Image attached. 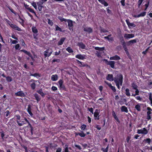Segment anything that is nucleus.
<instances>
[{"label":"nucleus","instance_id":"09e8293b","mask_svg":"<svg viewBox=\"0 0 152 152\" xmlns=\"http://www.w3.org/2000/svg\"><path fill=\"white\" fill-rule=\"evenodd\" d=\"M30 86L33 90H34L36 87V84L34 83L31 84Z\"/></svg>","mask_w":152,"mask_h":152},{"label":"nucleus","instance_id":"b1692460","mask_svg":"<svg viewBox=\"0 0 152 152\" xmlns=\"http://www.w3.org/2000/svg\"><path fill=\"white\" fill-rule=\"evenodd\" d=\"M6 7H7L10 10V11L14 14L16 15V12L12 8V7H10L8 4H7L6 5Z\"/></svg>","mask_w":152,"mask_h":152},{"label":"nucleus","instance_id":"412c9836","mask_svg":"<svg viewBox=\"0 0 152 152\" xmlns=\"http://www.w3.org/2000/svg\"><path fill=\"white\" fill-rule=\"evenodd\" d=\"M126 21L129 28H130V27H135L136 26V25L134 24L130 23L129 20H126Z\"/></svg>","mask_w":152,"mask_h":152},{"label":"nucleus","instance_id":"f257e3e1","mask_svg":"<svg viewBox=\"0 0 152 152\" xmlns=\"http://www.w3.org/2000/svg\"><path fill=\"white\" fill-rule=\"evenodd\" d=\"M123 76L121 74H118L114 78V81L115 83L123 84Z\"/></svg>","mask_w":152,"mask_h":152},{"label":"nucleus","instance_id":"680f3d73","mask_svg":"<svg viewBox=\"0 0 152 152\" xmlns=\"http://www.w3.org/2000/svg\"><path fill=\"white\" fill-rule=\"evenodd\" d=\"M135 98L138 100H139L140 101H141L142 99V98L141 97H140V96H137L136 97L135 96Z\"/></svg>","mask_w":152,"mask_h":152},{"label":"nucleus","instance_id":"052dcab7","mask_svg":"<svg viewBox=\"0 0 152 152\" xmlns=\"http://www.w3.org/2000/svg\"><path fill=\"white\" fill-rule=\"evenodd\" d=\"M94 127H95V128L96 129H97L99 130H100L101 129V128L100 126L99 125H96Z\"/></svg>","mask_w":152,"mask_h":152},{"label":"nucleus","instance_id":"6ab92c4d","mask_svg":"<svg viewBox=\"0 0 152 152\" xmlns=\"http://www.w3.org/2000/svg\"><path fill=\"white\" fill-rule=\"evenodd\" d=\"M17 122L18 125L20 126H22L24 124H26V122L24 121V120H22V119L21 120H20L19 121H17Z\"/></svg>","mask_w":152,"mask_h":152},{"label":"nucleus","instance_id":"473e14b6","mask_svg":"<svg viewBox=\"0 0 152 152\" xmlns=\"http://www.w3.org/2000/svg\"><path fill=\"white\" fill-rule=\"evenodd\" d=\"M120 42L123 46L126 45V43L123 37H122L120 39Z\"/></svg>","mask_w":152,"mask_h":152},{"label":"nucleus","instance_id":"ea45409f","mask_svg":"<svg viewBox=\"0 0 152 152\" xmlns=\"http://www.w3.org/2000/svg\"><path fill=\"white\" fill-rule=\"evenodd\" d=\"M66 50L69 53H72L73 52V50L69 47H68L66 49Z\"/></svg>","mask_w":152,"mask_h":152},{"label":"nucleus","instance_id":"5701e85b","mask_svg":"<svg viewBox=\"0 0 152 152\" xmlns=\"http://www.w3.org/2000/svg\"><path fill=\"white\" fill-rule=\"evenodd\" d=\"M21 52H23L26 55H28L30 57H31L32 59H33V57L29 51H28L25 50H20Z\"/></svg>","mask_w":152,"mask_h":152},{"label":"nucleus","instance_id":"3c124183","mask_svg":"<svg viewBox=\"0 0 152 152\" xmlns=\"http://www.w3.org/2000/svg\"><path fill=\"white\" fill-rule=\"evenodd\" d=\"M86 127V126L85 124H83L81 125L80 128L82 130H85Z\"/></svg>","mask_w":152,"mask_h":152},{"label":"nucleus","instance_id":"2f4dec72","mask_svg":"<svg viewBox=\"0 0 152 152\" xmlns=\"http://www.w3.org/2000/svg\"><path fill=\"white\" fill-rule=\"evenodd\" d=\"M58 79V76L57 75H53L51 77V80L53 81H56Z\"/></svg>","mask_w":152,"mask_h":152},{"label":"nucleus","instance_id":"4d7b16f0","mask_svg":"<svg viewBox=\"0 0 152 152\" xmlns=\"http://www.w3.org/2000/svg\"><path fill=\"white\" fill-rule=\"evenodd\" d=\"M146 12H142L140 14V17H144L146 14Z\"/></svg>","mask_w":152,"mask_h":152},{"label":"nucleus","instance_id":"6e6d98bb","mask_svg":"<svg viewBox=\"0 0 152 152\" xmlns=\"http://www.w3.org/2000/svg\"><path fill=\"white\" fill-rule=\"evenodd\" d=\"M150 48V47H149L147 49H146L145 50V51H143L142 52V53L144 54H146L147 53V52L148 51V50Z\"/></svg>","mask_w":152,"mask_h":152},{"label":"nucleus","instance_id":"a211bd4d","mask_svg":"<svg viewBox=\"0 0 152 152\" xmlns=\"http://www.w3.org/2000/svg\"><path fill=\"white\" fill-rule=\"evenodd\" d=\"M138 39H133L132 40H131L128 42L127 43V45H131L133 44L134 43H136L137 42V40Z\"/></svg>","mask_w":152,"mask_h":152},{"label":"nucleus","instance_id":"cd10ccee","mask_svg":"<svg viewBox=\"0 0 152 152\" xmlns=\"http://www.w3.org/2000/svg\"><path fill=\"white\" fill-rule=\"evenodd\" d=\"M27 110V112L30 115V116H32L33 115V114L31 112V106L30 105H29L28 106Z\"/></svg>","mask_w":152,"mask_h":152},{"label":"nucleus","instance_id":"58836bf2","mask_svg":"<svg viewBox=\"0 0 152 152\" xmlns=\"http://www.w3.org/2000/svg\"><path fill=\"white\" fill-rule=\"evenodd\" d=\"M135 94H132V96H135L137 95H138L139 94V91L138 90V89L137 88V89H135Z\"/></svg>","mask_w":152,"mask_h":152},{"label":"nucleus","instance_id":"a18cd8bd","mask_svg":"<svg viewBox=\"0 0 152 152\" xmlns=\"http://www.w3.org/2000/svg\"><path fill=\"white\" fill-rule=\"evenodd\" d=\"M146 1L147 2V3L145 5V7L144 9V10H146L147 9L150 3L149 1Z\"/></svg>","mask_w":152,"mask_h":152},{"label":"nucleus","instance_id":"4c0bfd02","mask_svg":"<svg viewBox=\"0 0 152 152\" xmlns=\"http://www.w3.org/2000/svg\"><path fill=\"white\" fill-rule=\"evenodd\" d=\"M94 49L96 50H98L100 51H102L104 50V47L100 48L98 47H95Z\"/></svg>","mask_w":152,"mask_h":152},{"label":"nucleus","instance_id":"e2e57ef3","mask_svg":"<svg viewBox=\"0 0 152 152\" xmlns=\"http://www.w3.org/2000/svg\"><path fill=\"white\" fill-rule=\"evenodd\" d=\"M4 113H6L5 116L6 117H7L10 115V112L9 110H7Z\"/></svg>","mask_w":152,"mask_h":152},{"label":"nucleus","instance_id":"ddd939ff","mask_svg":"<svg viewBox=\"0 0 152 152\" xmlns=\"http://www.w3.org/2000/svg\"><path fill=\"white\" fill-rule=\"evenodd\" d=\"M75 57L76 58L80 60H83L86 58V56L85 55L77 54L76 55Z\"/></svg>","mask_w":152,"mask_h":152},{"label":"nucleus","instance_id":"72a5a7b5","mask_svg":"<svg viewBox=\"0 0 152 152\" xmlns=\"http://www.w3.org/2000/svg\"><path fill=\"white\" fill-rule=\"evenodd\" d=\"M6 80L8 83H10L11 82L12 80V77L9 76H7L6 77Z\"/></svg>","mask_w":152,"mask_h":152},{"label":"nucleus","instance_id":"603ef678","mask_svg":"<svg viewBox=\"0 0 152 152\" xmlns=\"http://www.w3.org/2000/svg\"><path fill=\"white\" fill-rule=\"evenodd\" d=\"M32 5L34 7L35 9H37V5L36 3L35 2H33L31 3Z\"/></svg>","mask_w":152,"mask_h":152},{"label":"nucleus","instance_id":"f03ea898","mask_svg":"<svg viewBox=\"0 0 152 152\" xmlns=\"http://www.w3.org/2000/svg\"><path fill=\"white\" fill-rule=\"evenodd\" d=\"M32 32L34 33L33 35L34 38L36 39H37V36L38 35V30L35 26H33L31 28Z\"/></svg>","mask_w":152,"mask_h":152},{"label":"nucleus","instance_id":"f8f14e48","mask_svg":"<svg viewBox=\"0 0 152 152\" xmlns=\"http://www.w3.org/2000/svg\"><path fill=\"white\" fill-rule=\"evenodd\" d=\"M134 37V34H125L124 35V37L126 39H128L133 38Z\"/></svg>","mask_w":152,"mask_h":152},{"label":"nucleus","instance_id":"39448f33","mask_svg":"<svg viewBox=\"0 0 152 152\" xmlns=\"http://www.w3.org/2000/svg\"><path fill=\"white\" fill-rule=\"evenodd\" d=\"M104 61H105V63L107 65H110V67L114 69L115 68V62L113 61H108L107 59H104Z\"/></svg>","mask_w":152,"mask_h":152},{"label":"nucleus","instance_id":"338daca9","mask_svg":"<svg viewBox=\"0 0 152 152\" xmlns=\"http://www.w3.org/2000/svg\"><path fill=\"white\" fill-rule=\"evenodd\" d=\"M88 110L92 114H93V109L92 107L88 108Z\"/></svg>","mask_w":152,"mask_h":152},{"label":"nucleus","instance_id":"c03bdc74","mask_svg":"<svg viewBox=\"0 0 152 152\" xmlns=\"http://www.w3.org/2000/svg\"><path fill=\"white\" fill-rule=\"evenodd\" d=\"M27 123L28 124V126H29V127L30 128L31 132V134L32 135L33 134V127L30 124V123H29V122L28 123Z\"/></svg>","mask_w":152,"mask_h":152},{"label":"nucleus","instance_id":"49530a36","mask_svg":"<svg viewBox=\"0 0 152 152\" xmlns=\"http://www.w3.org/2000/svg\"><path fill=\"white\" fill-rule=\"evenodd\" d=\"M58 18L60 20L61 22H63L64 21L65 22H66L67 20V19H65L61 16H58Z\"/></svg>","mask_w":152,"mask_h":152},{"label":"nucleus","instance_id":"13d9d810","mask_svg":"<svg viewBox=\"0 0 152 152\" xmlns=\"http://www.w3.org/2000/svg\"><path fill=\"white\" fill-rule=\"evenodd\" d=\"M11 41H12V43L15 44L18 42V41L16 40H13L11 39H10Z\"/></svg>","mask_w":152,"mask_h":152},{"label":"nucleus","instance_id":"37998d69","mask_svg":"<svg viewBox=\"0 0 152 152\" xmlns=\"http://www.w3.org/2000/svg\"><path fill=\"white\" fill-rule=\"evenodd\" d=\"M143 141L145 142H146L148 143L149 145H150L151 141V140L149 138H148L146 139H144Z\"/></svg>","mask_w":152,"mask_h":152},{"label":"nucleus","instance_id":"f704fd0d","mask_svg":"<svg viewBox=\"0 0 152 152\" xmlns=\"http://www.w3.org/2000/svg\"><path fill=\"white\" fill-rule=\"evenodd\" d=\"M125 94L127 96H130L129 90V88H127L126 89Z\"/></svg>","mask_w":152,"mask_h":152},{"label":"nucleus","instance_id":"6e6552de","mask_svg":"<svg viewBox=\"0 0 152 152\" xmlns=\"http://www.w3.org/2000/svg\"><path fill=\"white\" fill-rule=\"evenodd\" d=\"M44 55L45 57L50 56L52 53V50L51 49H48L44 51Z\"/></svg>","mask_w":152,"mask_h":152},{"label":"nucleus","instance_id":"a19ab883","mask_svg":"<svg viewBox=\"0 0 152 152\" xmlns=\"http://www.w3.org/2000/svg\"><path fill=\"white\" fill-rule=\"evenodd\" d=\"M78 135L81 137H84L86 136V134L82 131L81 132L79 133Z\"/></svg>","mask_w":152,"mask_h":152},{"label":"nucleus","instance_id":"de8ad7c7","mask_svg":"<svg viewBox=\"0 0 152 152\" xmlns=\"http://www.w3.org/2000/svg\"><path fill=\"white\" fill-rule=\"evenodd\" d=\"M68 145H65V148L64 149V151H63V152H69L68 150Z\"/></svg>","mask_w":152,"mask_h":152},{"label":"nucleus","instance_id":"79ce46f5","mask_svg":"<svg viewBox=\"0 0 152 152\" xmlns=\"http://www.w3.org/2000/svg\"><path fill=\"white\" fill-rule=\"evenodd\" d=\"M132 86L133 89L135 90L137 88L138 86L134 83L132 84Z\"/></svg>","mask_w":152,"mask_h":152},{"label":"nucleus","instance_id":"7c9ffc66","mask_svg":"<svg viewBox=\"0 0 152 152\" xmlns=\"http://www.w3.org/2000/svg\"><path fill=\"white\" fill-rule=\"evenodd\" d=\"M66 39L65 37H62L61 38L59 41L58 45H61L63 44L64 42Z\"/></svg>","mask_w":152,"mask_h":152},{"label":"nucleus","instance_id":"393cba45","mask_svg":"<svg viewBox=\"0 0 152 152\" xmlns=\"http://www.w3.org/2000/svg\"><path fill=\"white\" fill-rule=\"evenodd\" d=\"M121 110L122 112H125L126 113H127L128 112V110L127 107L125 106H121Z\"/></svg>","mask_w":152,"mask_h":152},{"label":"nucleus","instance_id":"e433bc0d","mask_svg":"<svg viewBox=\"0 0 152 152\" xmlns=\"http://www.w3.org/2000/svg\"><path fill=\"white\" fill-rule=\"evenodd\" d=\"M30 76H32L36 77H40V75L39 74L37 73H36L34 74L31 73L30 74Z\"/></svg>","mask_w":152,"mask_h":152},{"label":"nucleus","instance_id":"2eb2a0df","mask_svg":"<svg viewBox=\"0 0 152 152\" xmlns=\"http://www.w3.org/2000/svg\"><path fill=\"white\" fill-rule=\"evenodd\" d=\"M10 26L13 29L17 30L18 31H22V30L18 26L15 25H14L13 24H11Z\"/></svg>","mask_w":152,"mask_h":152},{"label":"nucleus","instance_id":"bb28decb","mask_svg":"<svg viewBox=\"0 0 152 152\" xmlns=\"http://www.w3.org/2000/svg\"><path fill=\"white\" fill-rule=\"evenodd\" d=\"M34 96L35 97L36 100L37 101V103L41 99V98L39 96L37 93H35L34 94Z\"/></svg>","mask_w":152,"mask_h":152},{"label":"nucleus","instance_id":"9d476101","mask_svg":"<svg viewBox=\"0 0 152 152\" xmlns=\"http://www.w3.org/2000/svg\"><path fill=\"white\" fill-rule=\"evenodd\" d=\"M104 83L108 86L113 92H116V90L115 86H112L110 83H108L107 81H104Z\"/></svg>","mask_w":152,"mask_h":152},{"label":"nucleus","instance_id":"c756f323","mask_svg":"<svg viewBox=\"0 0 152 152\" xmlns=\"http://www.w3.org/2000/svg\"><path fill=\"white\" fill-rule=\"evenodd\" d=\"M98 1L105 7H107L108 5V4L104 0H98Z\"/></svg>","mask_w":152,"mask_h":152},{"label":"nucleus","instance_id":"bf43d9fd","mask_svg":"<svg viewBox=\"0 0 152 152\" xmlns=\"http://www.w3.org/2000/svg\"><path fill=\"white\" fill-rule=\"evenodd\" d=\"M143 0H139L138 2V6L139 7L142 4Z\"/></svg>","mask_w":152,"mask_h":152},{"label":"nucleus","instance_id":"864d4df0","mask_svg":"<svg viewBox=\"0 0 152 152\" xmlns=\"http://www.w3.org/2000/svg\"><path fill=\"white\" fill-rule=\"evenodd\" d=\"M48 24L50 26H52L53 25V22L50 19H48Z\"/></svg>","mask_w":152,"mask_h":152},{"label":"nucleus","instance_id":"c85d7f7f","mask_svg":"<svg viewBox=\"0 0 152 152\" xmlns=\"http://www.w3.org/2000/svg\"><path fill=\"white\" fill-rule=\"evenodd\" d=\"M37 92L40 94L42 97H44L45 95V93L42 91V89H40L39 90H37Z\"/></svg>","mask_w":152,"mask_h":152},{"label":"nucleus","instance_id":"423d86ee","mask_svg":"<svg viewBox=\"0 0 152 152\" xmlns=\"http://www.w3.org/2000/svg\"><path fill=\"white\" fill-rule=\"evenodd\" d=\"M67 21L68 23L69 29L71 31H73V21L70 19H68Z\"/></svg>","mask_w":152,"mask_h":152},{"label":"nucleus","instance_id":"4468645a","mask_svg":"<svg viewBox=\"0 0 152 152\" xmlns=\"http://www.w3.org/2000/svg\"><path fill=\"white\" fill-rule=\"evenodd\" d=\"M83 30L85 31L88 33L89 34L93 32V29L90 27H83Z\"/></svg>","mask_w":152,"mask_h":152},{"label":"nucleus","instance_id":"774afa93","mask_svg":"<svg viewBox=\"0 0 152 152\" xmlns=\"http://www.w3.org/2000/svg\"><path fill=\"white\" fill-rule=\"evenodd\" d=\"M96 52L97 53H96V54L97 56L98 57H101V53H99L97 51H96Z\"/></svg>","mask_w":152,"mask_h":152},{"label":"nucleus","instance_id":"1a4fd4ad","mask_svg":"<svg viewBox=\"0 0 152 152\" xmlns=\"http://www.w3.org/2000/svg\"><path fill=\"white\" fill-rule=\"evenodd\" d=\"M15 95L16 96L24 97L25 96V95L23 92L21 91H19L15 93Z\"/></svg>","mask_w":152,"mask_h":152},{"label":"nucleus","instance_id":"0e129e2a","mask_svg":"<svg viewBox=\"0 0 152 152\" xmlns=\"http://www.w3.org/2000/svg\"><path fill=\"white\" fill-rule=\"evenodd\" d=\"M43 4V3L40 1H39L37 3V5L38 6H42V5Z\"/></svg>","mask_w":152,"mask_h":152},{"label":"nucleus","instance_id":"0eeeda50","mask_svg":"<svg viewBox=\"0 0 152 152\" xmlns=\"http://www.w3.org/2000/svg\"><path fill=\"white\" fill-rule=\"evenodd\" d=\"M100 112V111L99 110L96 109L95 110V111L94 113V117L95 119H97L99 120V114Z\"/></svg>","mask_w":152,"mask_h":152},{"label":"nucleus","instance_id":"4be33fe9","mask_svg":"<svg viewBox=\"0 0 152 152\" xmlns=\"http://www.w3.org/2000/svg\"><path fill=\"white\" fill-rule=\"evenodd\" d=\"M121 59L120 57L117 55H115L114 56L110 57V59L111 60H118Z\"/></svg>","mask_w":152,"mask_h":152},{"label":"nucleus","instance_id":"20e7f679","mask_svg":"<svg viewBox=\"0 0 152 152\" xmlns=\"http://www.w3.org/2000/svg\"><path fill=\"white\" fill-rule=\"evenodd\" d=\"M59 85V88L65 91L66 88L65 85L63 84V80L60 79L58 82Z\"/></svg>","mask_w":152,"mask_h":152},{"label":"nucleus","instance_id":"dca6fc26","mask_svg":"<svg viewBox=\"0 0 152 152\" xmlns=\"http://www.w3.org/2000/svg\"><path fill=\"white\" fill-rule=\"evenodd\" d=\"M76 61L78 64H80V67H87L88 66V65L86 64H85L83 62L80 61L78 59H76Z\"/></svg>","mask_w":152,"mask_h":152},{"label":"nucleus","instance_id":"f3484780","mask_svg":"<svg viewBox=\"0 0 152 152\" xmlns=\"http://www.w3.org/2000/svg\"><path fill=\"white\" fill-rule=\"evenodd\" d=\"M106 79L110 81H114V78L112 74H108L106 77Z\"/></svg>","mask_w":152,"mask_h":152},{"label":"nucleus","instance_id":"5fc2aeb1","mask_svg":"<svg viewBox=\"0 0 152 152\" xmlns=\"http://www.w3.org/2000/svg\"><path fill=\"white\" fill-rule=\"evenodd\" d=\"M4 20L6 21V22L10 26L11 24H12L11 22L7 19L6 18H4Z\"/></svg>","mask_w":152,"mask_h":152},{"label":"nucleus","instance_id":"69168bd1","mask_svg":"<svg viewBox=\"0 0 152 152\" xmlns=\"http://www.w3.org/2000/svg\"><path fill=\"white\" fill-rule=\"evenodd\" d=\"M131 139V137L129 136H128L126 139V142L129 143V140Z\"/></svg>","mask_w":152,"mask_h":152},{"label":"nucleus","instance_id":"9b49d317","mask_svg":"<svg viewBox=\"0 0 152 152\" xmlns=\"http://www.w3.org/2000/svg\"><path fill=\"white\" fill-rule=\"evenodd\" d=\"M77 45L79 47V49L80 50V49H85L86 47L85 45L82 42H78Z\"/></svg>","mask_w":152,"mask_h":152},{"label":"nucleus","instance_id":"a878e982","mask_svg":"<svg viewBox=\"0 0 152 152\" xmlns=\"http://www.w3.org/2000/svg\"><path fill=\"white\" fill-rule=\"evenodd\" d=\"M141 104H138L135 106V108L138 111H140L141 110V106L142 105Z\"/></svg>","mask_w":152,"mask_h":152},{"label":"nucleus","instance_id":"7ed1b4c3","mask_svg":"<svg viewBox=\"0 0 152 152\" xmlns=\"http://www.w3.org/2000/svg\"><path fill=\"white\" fill-rule=\"evenodd\" d=\"M137 133L138 134H142L144 135L147 134L148 131L145 128H142L140 129H138Z\"/></svg>","mask_w":152,"mask_h":152},{"label":"nucleus","instance_id":"8fccbe9b","mask_svg":"<svg viewBox=\"0 0 152 152\" xmlns=\"http://www.w3.org/2000/svg\"><path fill=\"white\" fill-rule=\"evenodd\" d=\"M28 10L30 12L34 13L35 15H36V13L33 9L30 8H28Z\"/></svg>","mask_w":152,"mask_h":152},{"label":"nucleus","instance_id":"aec40b11","mask_svg":"<svg viewBox=\"0 0 152 152\" xmlns=\"http://www.w3.org/2000/svg\"><path fill=\"white\" fill-rule=\"evenodd\" d=\"M112 114L113 117H114L115 120L118 123H120V121L116 116L115 113L114 111L113 110L112 111Z\"/></svg>","mask_w":152,"mask_h":152},{"label":"nucleus","instance_id":"c9c22d12","mask_svg":"<svg viewBox=\"0 0 152 152\" xmlns=\"http://www.w3.org/2000/svg\"><path fill=\"white\" fill-rule=\"evenodd\" d=\"M55 29L56 31H59L61 32H64V30H62V29L57 25L56 26Z\"/></svg>","mask_w":152,"mask_h":152}]
</instances>
